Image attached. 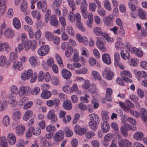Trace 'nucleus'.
<instances>
[{
	"mask_svg": "<svg viewBox=\"0 0 147 147\" xmlns=\"http://www.w3.org/2000/svg\"><path fill=\"white\" fill-rule=\"evenodd\" d=\"M1 96L2 99L4 100H6V99L8 98V102L12 106H15L17 104L15 97L13 94H7L5 91H2L1 93Z\"/></svg>",
	"mask_w": 147,
	"mask_h": 147,
	"instance_id": "obj_1",
	"label": "nucleus"
},
{
	"mask_svg": "<svg viewBox=\"0 0 147 147\" xmlns=\"http://www.w3.org/2000/svg\"><path fill=\"white\" fill-rule=\"evenodd\" d=\"M93 32L94 33L96 36H101L108 40L111 41L113 40V38H109V36L108 34L104 32H103L102 29L99 27H95L93 30Z\"/></svg>",
	"mask_w": 147,
	"mask_h": 147,
	"instance_id": "obj_2",
	"label": "nucleus"
},
{
	"mask_svg": "<svg viewBox=\"0 0 147 147\" xmlns=\"http://www.w3.org/2000/svg\"><path fill=\"white\" fill-rule=\"evenodd\" d=\"M102 75L105 76L106 78L109 80L112 79L114 76V73L108 67L105 68L102 71Z\"/></svg>",
	"mask_w": 147,
	"mask_h": 147,
	"instance_id": "obj_3",
	"label": "nucleus"
},
{
	"mask_svg": "<svg viewBox=\"0 0 147 147\" xmlns=\"http://www.w3.org/2000/svg\"><path fill=\"white\" fill-rule=\"evenodd\" d=\"M96 45L98 48L102 52H104L107 51V49L105 47L103 39L101 37L97 38Z\"/></svg>",
	"mask_w": 147,
	"mask_h": 147,
	"instance_id": "obj_4",
	"label": "nucleus"
},
{
	"mask_svg": "<svg viewBox=\"0 0 147 147\" xmlns=\"http://www.w3.org/2000/svg\"><path fill=\"white\" fill-rule=\"evenodd\" d=\"M49 49V47L48 45L41 46L38 50L37 52L40 55L45 56L47 54Z\"/></svg>",
	"mask_w": 147,
	"mask_h": 147,
	"instance_id": "obj_5",
	"label": "nucleus"
},
{
	"mask_svg": "<svg viewBox=\"0 0 147 147\" xmlns=\"http://www.w3.org/2000/svg\"><path fill=\"white\" fill-rule=\"evenodd\" d=\"M48 119L51 120V122L53 123H56L57 121V118L55 113V111L51 110L48 112L47 116Z\"/></svg>",
	"mask_w": 147,
	"mask_h": 147,
	"instance_id": "obj_6",
	"label": "nucleus"
},
{
	"mask_svg": "<svg viewBox=\"0 0 147 147\" xmlns=\"http://www.w3.org/2000/svg\"><path fill=\"white\" fill-rule=\"evenodd\" d=\"M114 65L115 67H119L122 69H124L123 65L120 62V56L119 54L117 52H115L114 55Z\"/></svg>",
	"mask_w": 147,
	"mask_h": 147,
	"instance_id": "obj_7",
	"label": "nucleus"
},
{
	"mask_svg": "<svg viewBox=\"0 0 147 147\" xmlns=\"http://www.w3.org/2000/svg\"><path fill=\"white\" fill-rule=\"evenodd\" d=\"M32 71L31 69H29L27 71H24L21 74V79L23 80H28L32 76Z\"/></svg>",
	"mask_w": 147,
	"mask_h": 147,
	"instance_id": "obj_8",
	"label": "nucleus"
},
{
	"mask_svg": "<svg viewBox=\"0 0 147 147\" xmlns=\"http://www.w3.org/2000/svg\"><path fill=\"white\" fill-rule=\"evenodd\" d=\"M31 90V89L30 88L22 86L19 88L18 94L19 96H22L25 94H28V93L30 92Z\"/></svg>",
	"mask_w": 147,
	"mask_h": 147,
	"instance_id": "obj_9",
	"label": "nucleus"
},
{
	"mask_svg": "<svg viewBox=\"0 0 147 147\" xmlns=\"http://www.w3.org/2000/svg\"><path fill=\"white\" fill-rule=\"evenodd\" d=\"M64 133L63 132L59 130L56 133L54 136L53 138L56 142H59L63 139Z\"/></svg>",
	"mask_w": 147,
	"mask_h": 147,
	"instance_id": "obj_10",
	"label": "nucleus"
},
{
	"mask_svg": "<svg viewBox=\"0 0 147 147\" xmlns=\"http://www.w3.org/2000/svg\"><path fill=\"white\" fill-rule=\"evenodd\" d=\"M50 24L51 25L55 27H58L59 26V24L56 16L55 15H52L50 19Z\"/></svg>",
	"mask_w": 147,
	"mask_h": 147,
	"instance_id": "obj_11",
	"label": "nucleus"
},
{
	"mask_svg": "<svg viewBox=\"0 0 147 147\" xmlns=\"http://www.w3.org/2000/svg\"><path fill=\"white\" fill-rule=\"evenodd\" d=\"M74 130L76 133L80 136L84 135L86 131L85 129L81 127L78 125H75Z\"/></svg>",
	"mask_w": 147,
	"mask_h": 147,
	"instance_id": "obj_12",
	"label": "nucleus"
},
{
	"mask_svg": "<svg viewBox=\"0 0 147 147\" xmlns=\"http://www.w3.org/2000/svg\"><path fill=\"white\" fill-rule=\"evenodd\" d=\"M37 7L38 9H42V12H45L47 8L46 2L44 1L42 3L40 1H38L37 3Z\"/></svg>",
	"mask_w": 147,
	"mask_h": 147,
	"instance_id": "obj_13",
	"label": "nucleus"
},
{
	"mask_svg": "<svg viewBox=\"0 0 147 147\" xmlns=\"http://www.w3.org/2000/svg\"><path fill=\"white\" fill-rule=\"evenodd\" d=\"M63 107L66 110H70L72 107V105L71 102L69 100L64 101L62 104Z\"/></svg>",
	"mask_w": 147,
	"mask_h": 147,
	"instance_id": "obj_14",
	"label": "nucleus"
},
{
	"mask_svg": "<svg viewBox=\"0 0 147 147\" xmlns=\"http://www.w3.org/2000/svg\"><path fill=\"white\" fill-rule=\"evenodd\" d=\"M105 98L107 100L109 101H112L111 95L113 93V90L111 88H108L106 90Z\"/></svg>",
	"mask_w": 147,
	"mask_h": 147,
	"instance_id": "obj_15",
	"label": "nucleus"
},
{
	"mask_svg": "<svg viewBox=\"0 0 147 147\" xmlns=\"http://www.w3.org/2000/svg\"><path fill=\"white\" fill-rule=\"evenodd\" d=\"M7 0H0V13L3 15L5 12L6 9L5 5Z\"/></svg>",
	"mask_w": 147,
	"mask_h": 147,
	"instance_id": "obj_16",
	"label": "nucleus"
},
{
	"mask_svg": "<svg viewBox=\"0 0 147 147\" xmlns=\"http://www.w3.org/2000/svg\"><path fill=\"white\" fill-rule=\"evenodd\" d=\"M61 74L63 77L67 80L69 79L71 76V72L65 69H62Z\"/></svg>",
	"mask_w": 147,
	"mask_h": 147,
	"instance_id": "obj_17",
	"label": "nucleus"
},
{
	"mask_svg": "<svg viewBox=\"0 0 147 147\" xmlns=\"http://www.w3.org/2000/svg\"><path fill=\"white\" fill-rule=\"evenodd\" d=\"M7 140L10 145H13L16 142V138L13 134H10L8 136Z\"/></svg>",
	"mask_w": 147,
	"mask_h": 147,
	"instance_id": "obj_18",
	"label": "nucleus"
},
{
	"mask_svg": "<svg viewBox=\"0 0 147 147\" xmlns=\"http://www.w3.org/2000/svg\"><path fill=\"white\" fill-rule=\"evenodd\" d=\"M25 127L23 125H20L16 127V134L19 136L22 135L24 131Z\"/></svg>",
	"mask_w": 147,
	"mask_h": 147,
	"instance_id": "obj_19",
	"label": "nucleus"
},
{
	"mask_svg": "<svg viewBox=\"0 0 147 147\" xmlns=\"http://www.w3.org/2000/svg\"><path fill=\"white\" fill-rule=\"evenodd\" d=\"M102 59L103 62L107 64H110L111 63V60L109 55L104 54L102 55Z\"/></svg>",
	"mask_w": 147,
	"mask_h": 147,
	"instance_id": "obj_20",
	"label": "nucleus"
},
{
	"mask_svg": "<svg viewBox=\"0 0 147 147\" xmlns=\"http://www.w3.org/2000/svg\"><path fill=\"white\" fill-rule=\"evenodd\" d=\"M14 32L10 29H7L5 32L4 35L7 38H11L14 35Z\"/></svg>",
	"mask_w": 147,
	"mask_h": 147,
	"instance_id": "obj_21",
	"label": "nucleus"
},
{
	"mask_svg": "<svg viewBox=\"0 0 147 147\" xmlns=\"http://www.w3.org/2000/svg\"><path fill=\"white\" fill-rule=\"evenodd\" d=\"M51 95V93L49 91L44 90L41 94V97L43 99H47L49 98Z\"/></svg>",
	"mask_w": 147,
	"mask_h": 147,
	"instance_id": "obj_22",
	"label": "nucleus"
},
{
	"mask_svg": "<svg viewBox=\"0 0 147 147\" xmlns=\"http://www.w3.org/2000/svg\"><path fill=\"white\" fill-rule=\"evenodd\" d=\"M101 129L104 133L108 132L110 129V126L109 123L107 122H104L101 125Z\"/></svg>",
	"mask_w": 147,
	"mask_h": 147,
	"instance_id": "obj_23",
	"label": "nucleus"
},
{
	"mask_svg": "<svg viewBox=\"0 0 147 147\" xmlns=\"http://www.w3.org/2000/svg\"><path fill=\"white\" fill-rule=\"evenodd\" d=\"M140 116L142 120L145 121L147 118V111L145 109L142 108L141 109L140 112Z\"/></svg>",
	"mask_w": 147,
	"mask_h": 147,
	"instance_id": "obj_24",
	"label": "nucleus"
},
{
	"mask_svg": "<svg viewBox=\"0 0 147 147\" xmlns=\"http://www.w3.org/2000/svg\"><path fill=\"white\" fill-rule=\"evenodd\" d=\"M13 25L16 29H19L21 26V23L19 20L17 18H14L13 20Z\"/></svg>",
	"mask_w": 147,
	"mask_h": 147,
	"instance_id": "obj_25",
	"label": "nucleus"
},
{
	"mask_svg": "<svg viewBox=\"0 0 147 147\" xmlns=\"http://www.w3.org/2000/svg\"><path fill=\"white\" fill-rule=\"evenodd\" d=\"M45 36L47 40L51 41L53 40L54 34L53 33L49 31H47L45 33Z\"/></svg>",
	"mask_w": 147,
	"mask_h": 147,
	"instance_id": "obj_26",
	"label": "nucleus"
},
{
	"mask_svg": "<svg viewBox=\"0 0 147 147\" xmlns=\"http://www.w3.org/2000/svg\"><path fill=\"white\" fill-rule=\"evenodd\" d=\"M90 121L93 122L95 123H98L99 122V118L98 116L95 114H93L91 115Z\"/></svg>",
	"mask_w": 147,
	"mask_h": 147,
	"instance_id": "obj_27",
	"label": "nucleus"
},
{
	"mask_svg": "<svg viewBox=\"0 0 147 147\" xmlns=\"http://www.w3.org/2000/svg\"><path fill=\"white\" fill-rule=\"evenodd\" d=\"M13 68L16 69H18L19 70H21L22 69V64L21 62L19 61L15 62L13 64Z\"/></svg>",
	"mask_w": 147,
	"mask_h": 147,
	"instance_id": "obj_28",
	"label": "nucleus"
},
{
	"mask_svg": "<svg viewBox=\"0 0 147 147\" xmlns=\"http://www.w3.org/2000/svg\"><path fill=\"white\" fill-rule=\"evenodd\" d=\"M117 24L120 27V30L122 34L121 35L122 36H124L125 34V32L123 28L122 27V22L121 20L119 18L117 19L116 21Z\"/></svg>",
	"mask_w": 147,
	"mask_h": 147,
	"instance_id": "obj_29",
	"label": "nucleus"
},
{
	"mask_svg": "<svg viewBox=\"0 0 147 147\" xmlns=\"http://www.w3.org/2000/svg\"><path fill=\"white\" fill-rule=\"evenodd\" d=\"M144 137L143 134L141 131L137 132L134 134V138L137 140H141Z\"/></svg>",
	"mask_w": 147,
	"mask_h": 147,
	"instance_id": "obj_30",
	"label": "nucleus"
},
{
	"mask_svg": "<svg viewBox=\"0 0 147 147\" xmlns=\"http://www.w3.org/2000/svg\"><path fill=\"white\" fill-rule=\"evenodd\" d=\"M138 13L139 16L141 19H144L146 18V13L142 9H139L138 10Z\"/></svg>",
	"mask_w": 147,
	"mask_h": 147,
	"instance_id": "obj_31",
	"label": "nucleus"
},
{
	"mask_svg": "<svg viewBox=\"0 0 147 147\" xmlns=\"http://www.w3.org/2000/svg\"><path fill=\"white\" fill-rule=\"evenodd\" d=\"M104 22L107 26H111L113 24L112 19L109 16L106 17L105 18Z\"/></svg>",
	"mask_w": 147,
	"mask_h": 147,
	"instance_id": "obj_32",
	"label": "nucleus"
},
{
	"mask_svg": "<svg viewBox=\"0 0 147 147\" xmlns=\"http://www.w3.org/2000/svg\"><path fill=\"white\" fill-rule=\"evenodd\" d=\"M31 14L34 18H36L37 20L40 19L41 15L40 12L36 10L32 11Z\"/></svg>",
	"mask_w": 147,
	"mask_h": 147,
	"instance_id": "obj_33",
	"label": "nucleus"
},
{
	"mask_svg": "<svg viewBox=\"0 0 147 147\" xmlns=\"http://www.w3.org/2000/svg\"><path fill=\"white\" fill-rule=\"evenodd\" d=\"M7 63V60L6 57L4 55L0 56V65L4 67Z\"/></svg>",
	"mask_w": 147,
	"mask_h": 147,
	"instance_id": "obj_34",
	"label": "nucleus"
},
{
	"mask_svg": "<svg viewBox=\"0 0 147 147\" xmlns=\"http://www.w3.org/2000/svg\"><path fill=\"white\" fill-rule=\"evenodd\" d=\"M92 74L93 78L95 80H97L99 81H100L101 80V77L99 73L97 71H92Z\"/></svg>",
	"mask_w": 147,
	"mask_h": 147,
	"instance_id": "obj_35",
	"label": "nucleus"
},
{
	"mask_svg": "<svg viewBox=\"0 0 147 147\" xmlns=\"http://www.w3.org/2000/svg\"><path fill=\"white\" fill-rule=\"evenodd\" d=\"M32 112L30 110H28L25 113L23 117V119L25 121L29 119L32 115Z\"/></svg>",
	"mask_w": 147,
	"mask_h": 147,
	"instance_id": "obj_36",
	"label": "nucleus"
},
{
	"mask_svg": "<svg viewBox=\"0 0 147 147\" xmlns=\"http://www.w3.org/2000/svg\"><path fill=\"white\" fill-rule=\"evenodd\" d=\"M10 119L7 115H5L3 118L2 123L4 126H8L10 123Z\"/></svg>",
	"mask_w": 147,
	"mask_h": 147,
	"instance_id": "obj_37",
	"label": "nucleus"
},
{
	"mask_svg": "<svg viewBox=\"0 0 147 147\" xmlns=\"http://www.w3.org/2000/svg\"><path fill=\"white\" fill-rule=\"evenodd\" d=\"M101 116L102 119L104 122H107L109 119L108 113L104 111H102Z\"/></svg>",
	"mask_w": 147,
	"mask_h": 147,
	"instance_id": "obj_38",
	"label": "nucleus"
},
{
	"mask_svg": "<svg viewBox=\"0 0 147 147\" xmlns=\"http://www.w3.org/2000/svg\"><path fill=\"white\" fill-rule=\"evenodd\" d=\"M8 105L7 102L6 100L2 102L0 100V111H2L5 110Z\"/></svg>",
	"mask_w": 147,
	"mask_h": 147,
	"instance_id": "obj_39",
	"label": "nucleus"
},
{
	"mask_svg": "<svg viewBox=\"0 0 147 147\" xmlns=\"http://www.w3.org/2000/svg\"><path fill=\"white\" fill-rule=\"evenodd\" d=\"M73 53V48L71 46L68 47L65 52V55L67 57H70Z\"/></svg>",
	"mask_w": 147,
	"mask_h": 147,
	"instance_id": "obj_40",
	"label": "nucleus"
},
{
	"mask_svg": "<svg viewBox=\"0 0 147 147\" xmlns=\"http://www.w3.org/2000/svg\"><path fill=\"white\" fill-rule=\"evenodd\" d=\"M66 30L68 34L70 35L73 36L74 35V31L71 26H68L66 27Z\"/></svg>",
	"mask_w": 147,
	"mask_h": 147,
	"instance_id": "obj_41",
	"label": "nucleus"
},
{
	"mask_svg": "<svg viewBox=\"0 0 147 147\" xmlns=\"http://www.w3.org/2000/svg\"><path fill=\"white\" fill-rule=\"evenodd\" d=\"M124 46V44L120 41H117L115 44V47L117 50L123 49Z\"/></svg>",
	"mask_w": 147,
	"mask_h": 147,
	"instance_id": "obj_42",
	"label": "nucleus"
},
{
	"mask_svg": "<svg viewBox=\"0 0 147 147\" xmlns=\"http://www.w3.org/2000/svg\"><path fill=\"white\" fill-rule=\"evenodd\" d=\"M68 18L71 23L75 22V15L73 12H70L67 14Z\"/></svg>",
	"mask_w": 147,
	"mask_h": 147,
	"instance_id": "obj_43",
	"label": "nucleus"
},
{
	"mask_svg": "<svg viewBox=\"0 0 147 147\" xmlns=\"http://www.w3.org/2000/svg\"><path fill=\"white\" fill-rule=\"evenodd\" d=\"M97 124L93 122L89 121V126L92 130L96 131L97 128Z\"/></svg>",
	"mask_w": 147,
	"mask_h": 147,
	"instance_id": "obj_44",
	"label": "nucleus"
},
{
	"mask_svg": "<svg viewBox=\"0 0 147 147\" xmlns=\"http://www.w3.org/2000/svg\"><path fill=\"white\" fill-rule=\"evenodd\" d=\"M62 0H54L52 4V7L53 9L56 7H58L60 4L62 3Z\"/></svg>",
	"mask_w": 147,
	"mask_h": 147,
	"instance_id": "obj_45",
	"label": "nucleus"
},
{
	"mask_svg": "<svg viewBox=\"0 0 147 147\" xmlns=\"http://www.w3.org/2000/svg\"><path fill=\"white\" fill-rule=\"evenodd\" d=\"M29 61L30 64L34 66H35L37 64L36 58L34 56L30 57Z\"/></svg>",
	"mask_w": 147,
	"mask_h": 147,
	"instance_id": "obj_46",
	"label": "nucleus"
},
{
	"mask_svg": "<svg viewBox=\"0 0 147 147\" xmlns=\"http://www.w3.org/2000/svg\"><path fill=\"white\" fill-rule=\"evenodd\" d=\"M113 134H112L108 133L106 134L104 137L105 141L108 142L110 141L113 137Z\"/></svg>",
	"mask_w": 147,
	"mask_h": 147,
	"instance_id": "obj_47",
	"label": "nucleus"
},
{
	"mask_svg": "<svg viewBox=\"0 0 147 147\" xmlns=\"http://www.w3.org/2000/svg\"><path fill=\"white\" fill-rule=\"evenodd\" d=\"M18 59L17 55L14 52H12L10 53L9 55V59L10 61H14Z\"/></svg>",
	"mask_w": 147,
	"mask_h": 147,
	"instance_id": "obj_48",
	"label": "nucleus"
},
{
	"mask_svg": "<svg viewBox=\"0 0 147 147\" xmlns=\"http://www.w3.org/2000/svg\"><path fill=\"white\" fill-rule=\"evenodd\" d=\"M121 55L122 58L125 60L129 59L130 57L129 53L127 51L126 52V53H124L123 51H122L121 52Z\"/></svg>",
	"mask_w": 147,
	"mask_h": 147,
	"instance_id": "obj_49",
	"label": "nucleus"
},
{
	"mask_svg": "<svg viewBox=\"0 0 147 147\" xmlns=\"http://www.w3.org/2000/svg\"><path fill=\"white\" fill-rule=\"evenodd\" d=\"M97 89L96 86L94 84L90 85L89 87V91L92 93L97 92Z\"/></svg>",
	"mask_w": 147,
	"mask_h": 147,
	"instance_id": "obj_50",
	"label": "nucleus"
},
{
	"mask_svg": "<svg viewBox=\"0 0 147 147\" xmlns=\"http://www.w3.org/2000/svg\"><path fill=\"white\" fill-rule=\"evenodd\" d=\"M0 146L1 147H8L7 144L4 137L0 139Z\"/></svg>",
	"mask_w": 147,
	"mask_h": 147,
	"instance_id": "obj_51",
	"label": "nucleus"
},
{
	"mask_svg": "<svg viewBox=\"0 0 147 147\" xmlns=\"http://www.w3.org/2000/svg\"><path fill=\"white\" fill-rule=\"evenodd\" d=\"M56 60L59 65L61 66H63V61L61 57L57 54L55 55Z\"/></svg>",
	"mask_w": 147,
	"mask_h": 147,
	"instance_id": "obj_52",
	"label": "nucleus"
},
{
	"mask_svg": "<svg viewBox=\"0 0 147 147\" xmlns=\"http://www.w3.org/2000/svg\"><path fill=\"white\" fill-rule=\"evenodd\" d=\"M95 135V133L92 131H89L86 133L85 137L88 139H90L92 138Z\"/></svg>",
	"mask_w": 147,
	"mask_h": 147,
	"instance_id": "obj_53",
	"label": "nucleus"
},
{
	"mask_svg": "<svg viewBox=\"0 0 147 147\" xmlns=\"http://www.w3.org/2000/svg\"><path fill=\"white\" fill-rule=\"evenodd\" d=\"M31 44L30 41L28 40L26 42L24 43V48L26 51H28L31 48Z\"/></svg>",
	"mask_w": 147,
	"mask_h": 147,
	"instance_id": "obj_54",
	"label": "nucleus"
},
{
	"mask_svg": "<svg viewBox=\"0 0 147 147\" xmlns=\"http://www.w3.org/2000/svg\"><path fill=\"white\" fill-rule=\"evenodd\" d=\"M21 117V114L18 111L15 112L13 114V118L15 120H17L19 119Z\"/></svg>",
	"mask_w": 147,
	"mask_h": 147,
	"instance_id": "obj_55",
	"label": "nucleus"
},
{
	"mask_svg": "<svg viewBox=\"0 0 147 147\" xmlns=\"http://www.w3.org/2000/svg\"><path fill=\"white\" fill-rule=\"evenodd\" d=\"M137 75L140 77L145 78L147 76V74L144 71H139L137 72Z\"/></svg>",
	"mask_w": 147,
	"mask_h": 147,
	"instance_id": "obj_56",
	"label": "nucleus"
},
{
	"mask_svg": "<svg viewBox=\"0 0 147 147\" xmlns=\"http://www.w3.org/2000/svg\"><path fill=\"white\" fill-rule=\"evenodd\" d=\"M24 48V43L19 44L15 49V51L16 53L20 52Z\"/></svg>",
	"mask_w": 147,
	"mask_h": 147,
	"instance_id": "obj_57",
	"label": "nucleus"
},
{
	"mask_svg": "<svg viewBox=\"0 0 147 147\" xmlns=\"http://www.w3.org/2000/svg\"><path fill=\"white\" fill-rule=\"evenodd\" d=\"M52 84L54 85L57 86L59 84V81L58 78L56 77H52L51 80Z\"/></svg>",
	"mask_w": 147,
	"mask_h": 147,
	"instance_id": "obj_58",
	"label": "nucleus"
},
{
	"mask_svg": "<svg viewBox=\"0 0 147 147\" xmlns=\"http://www.w3.org/2000/svg\"><path fill=\"white\" fill-rule=\"evenodd\" d=\"M121 75L123 78V77H125L124 76H127L130 78L132 77V76L130 74V72L128 71L124 70L121 73Z\"/></svg>",
	"mask_w": 147,
	"mask_h": 147,
	"instance_id": "obj_59",
	"label": "nucleus"
},
{
	"mask_svg": "<svg viewBox=\"0 0 147 147\" xmlns=\"http://www.w3.org/2000/svg\"><path fill=\"white\" fill-rule=\"evenodd\" d=\"M34 127H30L28 129L27 132L26 133V136L27 137H31L32 133L33 132Z\"/></svg>",
	"mask_w": 147,
	"mask_h": 147,
	"instance_id": "obj_60",
	"label": "nucleus"
},
{
	"mask_svg": "<svg viewBox=\"0 0 147 147\" xmlns=\"http://www.w3.org/2000/svg\"><path fill=\"white\" fill-rule=\"evenodd\" d=\"M76 21V24L79 23L81 22V18L80 14L78 13H76L75 15V19Z\"/></svg>",
	"mask_w": 147,
	"mask_h": 147,
	"instance_id": "obj_61",
	"label": "nucleus"
},
{
	"mask_svg": "<svg viewBox=\"0 0 147 147\" xmlns=\"http://www.w3.org/2000/svg\"><path fill=\"white\" fill-rule=\"evenodd\" d=\"M76 27L80 31L82 32H84L85 31V29L83 26L82 23L81 22L79 23L76 24Z\"/></svg>",
	"mask_w": 147,
	"mask_h": 147,
	"instance_id": "obj_62",
	"label": "nucleus"
},
{
	"mask_svg": "<svg viewBox=\"0 0 147 147\" xmlns=\"http://www.w3.org/2000/svg\"><path fill=\"white\" fill-rule=\"evenodd\" d=\"M27 7V2L24 1L22 2L20 6V9L22 11H25Z\"/></svg>",
	"mask_w": 147,
	"mask_h": 147,
	"instance_id": "obj_63",
	"label": "nucleus"
},
{
	"mask_svg": "<svg viewBox=\"0 0 147 147\" xmlns=\"http://www.w3.org/2000/svg\"><path fill=\"white\" fill-rule=\"evenodd\" d=\"M104 7L107 10L111 11V7L108 0H106L104 2Z\"/></svg>",
	"mask_w": 147,
	"mask_h": 147,
	"instance_id": "obj_64",
	"label": "nucleus"
}]
</instances>
